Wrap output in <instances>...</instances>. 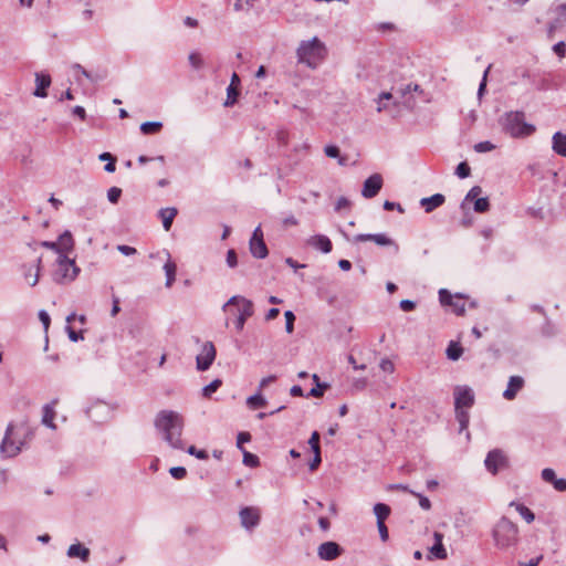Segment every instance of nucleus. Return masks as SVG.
I'll return each instance as SVG.
<instances>
[{"mask_svg":"<svg viewBox=\"0 0 566 566\" xmlns=\"http://www.w3.org/2000/svg\"><path fill=\"white\" fill-rule=\"evenodd\" d=\"M227 314L226 325H233L238 332L244 327L245 321L253 315V303L243 296H232L223 306Z\"/></svg>","mask_w":566,"mask_h":566,"instance_id":"nucleus-1","label":"nucleus"},{"mask_svg":"<svg viewBox=\"0 0 566 566\" xmlns=\"http://www.w3.org/2000/svg\"><path fill=\"white\" fill-rule=\"evenodd\" d=\"M182 424V418L171 410L160 411L155 420L156 428L164 432L166 441L174 448H182L180 439Z\"/></svg>","mask_w":566,"mask_h":566,"instance_id":"nucleus-2","label":"nucleus"},{"mask_svg":"<svg viewBox=\"0 0 566 566\" xmlns=\"http://www.w3.org/2000/svg\"><path fill=\"white\" fill-rule=\"evenodd\" d=\"M327 55L325 44L317 38L303 41L297 49L298 61L311 67H316Z\"/></svg>","mask_w":566,"mask_h":566,"instance_id":"nucleus-3","label":"nucleus"},{"mask_svg":"<svg viewBox=\"0 0 566 566\" xmlns=\"http://www.w3.org/2000/svg\"><path fill=\"white\" fill-rule=\"evenodd\" d=\"M495 545L500 548L513 546L518 541V527L507 517L503 516L493 530Z\"/></svg>","mask_w":566,"mask_h":566,"instance_id":"nucleus-4","label":"nucleus"},{"mask_svg":"<svg viewBox=\"0 0 566 566\" xmlns=\"http://www.w3.org/2000/svg\"><path fill=\"white\" fill-rule=\"evenodd\" d=\"M522 112H510L502 119L503 129L514 138L527 137L535 132V126L525 123Z\"/></svg>","mask_w":566,"mask_h":566,"instance_id":"nucleus-5","label":"nucleus"},{"mask_svg":"<svg viewBox=\"0 0 566 566\" xmlns=\"http://www.w3.org/2000/svg\"><path fill=\"white\" fill-rule=\"evenodd\" d=\"M22 259L23 263L19 268L21 275L28 285L35 286L40 279L42 255L29 249Z\"/></svg>","mask_w":566,"mask_h":566,"instance_id":"nucleus-6","label":"nucleus"},{"mask_svg":"<svg viewBox=\"0 0 566 566\" xmlns=\"http://www.w3.org/2000/svg\"><path fill=\"white\" fill-rule=\"evenodd\" d=\"M28 429L23 427L9 426L6 437L1 444V450L8 457H14L21 450L23 441L18 439L21 433H27Z\"/></svg>","mask_w":566,"mask_h":566,"instance_id":"nucleus-7","label":"nucleus"},{"mask_svg":"<svg viewBox=\"0 0 566 566\" xmlns=\"http://www.w3.org/2000/svg\"><path fill=\"white\" fill-rule=\"evenodd\" d=\"M80 269L76 266L75 261L69 259L66 255L59 256L57 268L54 273V279L59 283L72 282L78 275Z\"/></svg>","mask_w":566,"mask_h":566,"instance_id":"nucleus-8","label":"nucleus"},{"mask_svg":"<svg viewBox=\"0 0 566 566\" xmlns=\"http://www.w3.org/2000/svg\"><path fill=\"white\" fill-rule=\"evenodd\" d=\"M440 303L448 306L457 315H463L465 312V301L460 295H451L447 290L439 292Z\"/></svg>","mask_w":566,"mask_h":566,"instance_id":"nucleus-9","label":"nucleus"},{"mask_svg":"<svg viewBox=\"0 0 566 566\" xmlns=\"http://www.w3.org/2000/svg\"><path fill=\"white\" fill-rule=\"evenodd\" d=\"M250 251L253 254V256L258 259H264L269 253L265 242L263 240V232L260 227H258L252 234V238L250 240Z\"/></svg>","mask_w":566,"mask_h":566,"instance_id":"nucleus-10","label":"nucleus"},{"mask_svg":"<svg viewBox=\"0 0 566 566\" xmlns=\"http://www.w3.org/2000/svg\"><path fill=\"white\" fill-rule=\"evenodd\" d=\"M216 358L214 345L210 342L203 344L200 354L197 356V367L199 370H207Z\"/></svg>","mask_w":566,"mask_h":566,"instance_id":"nucleus-11","label":"nucleus"},{"mask_svg":"<svg viewBox=\"0 0 566 566\" xmlns=\"http://www.w3.org/2000/svg\"><path fill=\"white\" fill-rule=\"evenodd\" d=\"M482 188L479 186H474L468 192L465 200L472 201L474 205V210L479 213L486 212L490 209V202L486 197L481 198Z\"/></svg>","mask_w":566,"mask_h":566,"instance_id":"nucleus-12","label":"nucleus"},{"mask_svg":"<svg viewBox=\"0 0 566 566\" xmlns=\"http://www.w3.org/2000/svg\"><path fill=\"white\" fill-rule=\"evenodd\" d=\"M454 400L457 410L467 409L473 405L474 396L470 388L459 386L454 389Z\"/></svg>","mask_w":566,"mask_h":566,"instance_id":"nucleus-13","label":"nucleus"},{"mask_svg":"<svg viewBox=\"0 0 566 566\" xmlns=\"http://www.w3.org/2000/svg\"><path fill=\"white\" fill-rule=\"evenodd\" d=\"M506 464L507 459L501 450L490 451L485 459V465L488 470L493 474H495L499 470L505 468Z\"/></svg>","mask_w":566,"mask_h":566,"instance_id":"nucleus-14","label":"nucleus"},{"mask_svg":"<svg viewBox=\"0 0 566 566\" xmlns=\"http://www.w3.org/2000/svg\"><path fill=\"white\" fill-rule=\"evenodd\" d=\"M381 187V176L379 174H374L365 180L361 193L365 198L370 199L374 198L379 192Z\"/></svg>","mask_w":566,"mask_h":566,"instance_id":"nucleus-15","label":"nucleus"},{"mask_svg":"<svg viewBox=\"0 0 566 566\" xmlns=\"http://www.w3.org/2000/svg\"><path fill=\"white\" fill-rule=\"evenodd\" d=\"M354 241L355 242L373 241L377 245H380V247L394 245L396 248V250H398V245L396 244V242L392 239H390L388 235H386L385 233L358 234L354 238Z\"/></svg>","mask_w":566,"mask_h":566,"instance_id":"nucleus-16","label":"nucleus"},{"mask_svg":"<svg viewBox=\"0 0 566 566\" xmlns=\"http://www.w3.org/2000/svg\"><path fill=\"white\" fill-rule=\"evenodd\" d=\"M433 545L429 548L428 559H446L448 557L447 551L442 544L443 534L439 532L433 533Z\"/></svg>","mask_w":566,"mask_h":566,"instance_id":"nucleus-17","label":"nucleus"},{"mask_svg":"<svg viewBox=\"0 0 566 566\" xmlns=\"http://www.w3.org/2000/svg\"><path fill=\"white\" fill-rule=\"evenodd\" d=\"M340 547L335 542L323 543L318 547V556L325 560H333L340 555Z\"/></svg>","mask_w":566,"mask_h":566,"instance_id":"nucleus-18","label":"nucleus"},{"mask_svg":"<svg viewBox=\"0 0 566 566\" xmlns=\"http://www.w3.org/2000/svg\"><path fill=\"white\" fill-rule=\"evenodd\" d=\"M240 518L244 527H253L260 521V511L255 507H244L240 512Z\"/></svg>","mask_w":566,"mask_h":566,"instance_id":"nucleus-19","label":"nucleus"},{"mask_svg":"<svg viewBox=\"0 0 566 566\" xmlns=\"http://www.w3.org/2000/svg\"><path fill=\"white\" fill-rule=\"evenodd\" d=\"M524 387V379L521 376H512L509 380L507 388L503 392L506 400H513L517 392Z\"/></svg>","mask_w":566,"mask_h":566,"instance_id":"nucleus-20","label":"nucleus"},{"mask_svg":"<svg viewBox=\"0 0 566 566\" xmlns=\"http://www.w3.org/2000/svg\"><path fill=\"white\" fill-rule=\"evenodd\" d=\"M56 244H59L57 253L60 254V256H63V255L67 256V254L74 248V239H73L72 233L70 231H65L64 233H62L59 237Z\"/></svg>","mask_w":566,"mask_h":566,"instance_id":"nucleus-21","label":"nucleus"},{"mask_svg":"<svg viewBox=\"0 0 566 566\" xmlns=\"http://www.w3.org/2000/svg\"><path fill=\"white\" fill-rule=\"evenodd\" d=\"M239 86H240V78L237 73L232 74L231 83L227 91V99L224 102L226 106H232L239 96Z\"/></svg>","mask_w":566,"mask_h":566,"instance_id":"nucleus-22","label":"nucleus"},{"mask_svg":"<svg viewBox=\"0 0 566 566\" xmlns=\"http://www.w3.org/2000/svg\"><path fill=\"white\" fill-rule=\"evenodd\" d=\"M308 244L316 250H319L324 253H328L332 251V242L331 240L322 234L313 235L308 239Z\"/></svg>","mask_w":566,"mask_h":566,"instance_id":"nucleus-23","label":"nucleus"},{"mask_svg":"<svg viewBox=\"0 0 566 566\" xmlns=\"http://www.w3.org/2000/svg\"><path fill=\"white\" fill-rule=\"evenodd\" d=\"M444 196L440 193H436L431 197L423 198L420 201L421 207L424 209L426 212H431L436 208L442 206L444 203Z\"/></svg>","mask_w":566,"mask_h":566,"instance_id":"nucleus-24","label":"nucleus"},{"mask_svg":"<svg viewBox=\"0 0 566 566\" xmlns=\"http://www.w3.org/2000/svg\"><path fill=\"white\" fill-rule=\"evenodd\" d=\"M36 88L34 91V95L38 97H45L48 95L46 90L51 85L50 75L45 74H36Z\"/></svg>","mask_w":566,"mask_h":566,"instance_id":"nucleus-25","label":"nucleus"},{"mask_svg":"<svg viewBox=\"0 0 566 566\" xmlns=\"http://www.w3.org/2000/svg\"><path fill=\"white\" fill-rule=\"evenodd\" d=\"M178 210L176 208H165L159 211V218L163 221L164 229L169 231Z\"/></svg>","mask_w":566,"mask_h":566,"instance_id":"nucleus-26","label":"nucleus"},{"mask_svg":"<svg viewBox=\"0 0 566 566\" xmlns=\"http://www.w3.org/2000/svg\"><path fill=\"white\" fill-rule=\"evenodd\" d=\"M67 555L70 557H78L83 562H86L90 557V549L81 544H73L69 547Z\"/></svg>","mask_w":566,"mask_h":566,"instance_id":"nucleus-27","label":"nucleus"},{"mask_svg":"<svg viewBox=\"0 0 566 566\" xmlns=\"http://www.w3.org/2000/svg\"><path fill=\"white\" fill-rule=\"evenodd\" d=\"M553 149L560 156L566 157V135L556 133L553 136Z\"/></svg>","mask_w":566,"mask_h":566,"instance_id":"nucleus-28","label":"nucleus"},{"mask_svg":"<svg viewBox=\"0 0 566 566\" xmlns=\"http://www.w3.org/2000/svg\"><path fill=\"white\" fill-rule=\"evenodd\" d=\"M510 506L515 507L520 515L525 520L526 523H532L535 520L534 513L524 504L517 502H511Z\"/></svg>","mask_w":566,"mask_h":566,"instance_id":"nucleus-29","label":"nucleus"},{"mask_svg":"<svg viewBox=\"0 0 566 566\" xmlns=\"http://www.w3.org/2000/svg\"><path fill=\"white\" fill-rule=\"evenodd\" d=\"M164 270L167 276L166 286L170 287L176 280L177 265L170 259L164 265Z\"/></svg>","mask_w":566,"mask_h":566,"instance_id":"nucleus-30","label":"nucleus"},{"mask_svg":"<svg viewBox=\"0 0 566 566\" xmlns=\"http://www.w3.org/2000/svg\"><path fill=\"white\" fill-rule=\"evenodd\" d=\"M55 401L50 403V405H46L44 407V413H43V423L46 424L48 427L50 428H55L53 421H54V418H55V410H54V407H55Z\"/></svg>","mask_w":566,"mask_h":566,"instance_id":"nucleus-31","label":"nucleus"},{"mask_svg":"<svg viewBox=\"0 0 566 566\" xmlns=\"http://www.w3.org/2000/svg\"><path fill=\"white\" fill-rule=\"evenodd\" d=\"M374 512L377 517V523L385 522L390 515V507L387 504L378 503L374 506Z\"/></svg>","mask_w":566,"mask_h":566,"instance_id":"nucleus-32","label":"nucleus"},{"mask_svg":"<svg viewBox=\"0 0 566 566\" xmlns=\"http://www.w3.org/2000/svg\"><path fill=\"white\" fill-rule=\"evenodd\" d=\"M463 354L462 346L457 342H451L447 348V356L451 360H458Z\"/></svg>","mask_w":566,"mask_h":566,"instance_id":"nucleus-33","label":"nucleus"},{"mask_svg":"<svg viewBox=\"0 0 566 566\" xmlns=\"http://www.w3.org/2000/svg\"><path fill=\"white\" fill-rule=\"evenodd\" d=\"M161 127H163L161 123L147 122V123L142 124L140 130L145 135H151V134L158 133L161 129Z\"/></svg>","mask_w":566,"mask_h":566,"instance_id":"nucleus-34","label":"nucleus"},{"mask_svg":"<svg viewBox=\"0 0 566 566\" xmlns=\"http://www.w3.org/2000/svg\"><path fill=\"white\" fill-rule=\"evenodd\" d=\"M247 402L251 409L263 408L266 405L265 399L261 395L249 397Z\"/></svg>","mask_w":566,"mask_h":566,"instance_id":"nucleus-35","label":"nucleus"},{"mask_svg":"<svg viewBox=\"0 0 566 566\" xmlns=\"http://www.w3.org/2000/svg\"><path fill=\"white\" fill-rule=\"evenodd\" d=\"M243 463L247 467L256 468L260 464V460L255 454L243 450Z\"/></svg>","mask_w":566,"mask_h":566,"instance_id":"nucleus-36","label":"nucleus"},{"mask_svg":"<svg viewBox=\"0 0 566 566\" xmlns=\"http://www.w3.org/2000/svg\"><path fill=\"white\" fill-rule=\"evenodd\" d=\"M101 160H108V164L105 165V170L108 172H114L116 169V158L112 156L109 153H104L99 156Z\"/></svg>","mask_w":566,"mask_h":566,"instance_id":"nucleus-37","label":"nucleus"},{"mask_svg":"<svg viewBox=\"0 0 566 566\" xmlns=\"http://www.w3.org/2000/svg\"><path fill=\"white\" fill-rule=\"evenodd\" d=\"M188 59L193 69H200L203 65V60L199 52H191Z\"/></svg>","mask_w":566,"mask_h":566,"instance_id":"nucleus-38","label":"nucleus"},{"mask_svg":"<svg viewBox=\"0 0 566 566\" xmlns=\"http://www.w3.org/2000/svg\"><path fill=\"white\" fill-rule=\"evenodd\" d=\"M313 379L314 381L316 382V387H314L311 391H310V396H313V397H322L323 394H324V390L326 388V385H321L318 384V376L317 375H313Z\"/></svg>","mask_w":566,"mask_h":566,"instance_id":"nucleus-39","label":"nucleus"},{"mask_svg":"<svg viewBox=\"0 0 566 566\" xmlns=\"http://www.w3.org/2000/svg\"><path fill=\"white\" fill-rule=\"evenodd\" d=\"M221 386V380L216 379L212 382H210L208 386L203 388V396L210 397L213 392L218 390V388Z\"/></svg>","mask_w":566,"mask_h":566,"instance_id":"nucleus-40","label":"nucleus"},{"mask_svg":"<svg viewBox=\"0 0 566 566\" xmlns=\"http://www.w3.org/2000/svg\"><path fill=\"white\" fill-rule=\"evenodd\" d=\"M308 444L311 447V449L313 450V452H321V447H319V433L317 431H314L308 440Z\"/></svg>","mask_w":566,"mask_h":566,"instance_id":"nucleus-41","label":"nucleus"},{"mask_svg":"<svg viewBox=\"0 0 566 566\" xmlns=\"http://www.w3.org/2000/svg\"><path fill=\"white\" fill-rule=\"evenodd\" d=\"M284 316H285V321H286V325H285L286 332L289 334H291L294 331L295 315L291 311H286L284 313Z\"/></svg>","mask_w":566,"mask_h":566,"instance_id":"nucleus-42","label":"nucleus"},{"mask_svg":"<svg viewBox=\"0 0 566 566\" xmlns=\"http://www.w3.org/2000/svg\"><path fill=\"white\" fill-rule=\"evenodd\" d=\"M455 172L460 178H467L470 176L471 169L469 165L463 161L458 165Z\"/></svg>","mask_w":566,"mask_h":566,"instance_id":"nucleus-43","label":"nucleus"},{"mask_svg":"<svg viewBox=\"0 0 566 566\" xmlns=\"http://www.w3.org/2000/svg\"><path fill=\"white\" fill-rule=\"evenodd\" d=\"M250 440H251V434H250L249 432H245V431L240 432V433L238 434V439H237V446H238V448H239L240 450H242V451H243V450H244V449H243V444H244L245 442H249Z\"/></svg>","mask_w":566,"mask_h":566,"instance_id":"nucleus-44","label":"nucleus"},{"mask_svg":"<svg viewBox=\"0 0 566 566\" xmlns=\"http://www.w3.org/2000/svg\"><path fill=\"white\" fill-rule=\"evenodd\" d=\"M120 195L122 190L117 187H112L107 192L108 200L113 203H116L118 201Z\"/></svg>","mask_w":566,"mask_h":566,"instance_id":"nucleus-45","label":"nucleus"},{"mask_svg":"<svg viewBox=\"0 0 566 566\" xmlns=\"http://www.w3.org/2000/svg\"><path fill=\"white\" fill-rule=\"evenodd\" d=\"M475 151L485 153L494 149V145L490 142H482L474 146Z\"/></svg>","mask_w":566,"mask_h":566,"instance_id":"nucleus-46","label":"nucleus"},{"mask_svg":"<svg viewBox=\"0 0 566 566\" xmlns=\"http://www.w3.org/2000/svg\"><path fill=\"white\" fill-rule=\"evenodd\" d=\"M188 453L195 455L198 459L206 460L208 459V453L205 450H197L196 447L190 446L188 448Z\"/></svg>","mask_w":566,"mask_h":566,"instance_id":"nucleus-47","label":"nucleus"},{"mask_svg":"<svg viewBox=\"0 0 566 566\" xmlns=\"http://www.w3.org/2000/svg\"><path fill=\"white\" fill-rule=\"evenodd\" d=\"M170 474L177 479V480H181L186 476L187 474V471L185 468L182 467H175V468H171L170 469Z\"/></svg>","mask_w":566,"mask_h":566,"instance_id":"nucleus-48","label":"nucleus"},{"mask_svg":"<svg viewBox=\"0 0 566 566\" xmlns=\"http://www.w3.org/2000/svg\"><path fill=\"white\" fill-rule=\"evenodd\" d=\"M542 478L544 481L549 483H554V481L556 480L555 472L552 469H544L542 472Z\"/></svg>","mask_w":566,"mask_h":566,"instance_id":"nucleus-49","label":"nucleus"},{"mask_svg":"<svg viewBox=\"0 0 566 566\" xmlns=\"http://www.w3.org/2000/svg\"><path fill=\"white\" fill-rule=\"evenodd\" d=\"M227 263L230 268H234L238 264V258L234 250H229L227 253Z\"/></svg>","mask_w":566,"mask_h":566,"instance_id":"nucleus-50","label":"nucleus"},{"mask_svg":"<svg viewBox=\"0 0 566 566\" xmlns=\"http://www.w3.org/2000/svg\"><path fill=\"white\" fill-rule=\"evenodd\" d=\"M39 319L43 324L44 329L48 331L51 324V318L49 314L45 311H40Z\"/></svg>","mask_w":566,"mask_h":566,"instance_id":"nucleus-51","label":"nucleus"},{"mask_svg":"<svg viewBox=\"0 0 566 566\" xmlns=\"http://www.w3.org/2000/svg\"><path fill=\"white\" fill-rule=\"evenodd\" d=\"M553 50L560 59H563L566 54V45L564 42L556 43Z\"/></svg>","mask_w":566,"mask_h":566,"instance_id":"nucleus-52","label":"nucleus"},{"mask_svg":"<svg viewBox=\"0 0 566 566\" xmlns=\"http://www.w3.org/2000/svg\"><path fill=\"white\" fill-rule=\"evenodd\" d=\"M325 155L331 158H336L339 156V149L336 146H326Z\"/></svg>","mask_w":566,"mask_h":566,"instance_id":"nucleus-53","label":"nucleus"},{"mask_svg":"<svg viewBox=\"0 0 566 566\" xmlns=\"http://www.w3.org/2000/svg\"><path fill=\"white\" fill-rule=\"evenodd\" d=\"M377 527L380 534L381 539L385 542L388 539V528L385 522L377 523Z\"/></svg>","mask_w":566,"mask_h":566,"instance_id":"nucleus-54","label":"nucleus"},{"mask_svg":"<svg viewBox=\"0 0 566 566\" xmlns=\"http://www.w3.org/2000/svg\"><path fill=\"white\" fill-rule=\"evenodd\" d=\"M457 417L462 426L464 428L468 422V413L463 409L457 410Z\"/></svg>","mask_w":566,"mask_h":566,"instance_id":"nucleus-55","label":"nucleus"},{"mask_svg":"<svg viewBox=\"0 0 566 566\" xmlns=\"http://www.w3.org/2000/svg\"><path fill=\"white\" fill-rule=\"evenodd\" d=\"M392 95L390 93H382L380 96H379V99H378V107H377V111L378 112H381L382 109L386 108V106L382 104V101L384 99H391Z\"/></svg>","mask_w":566,"mask_h":566,"instance_id":"nucleus-56","label":"nucleus"},{"mask_svg":"<svg viewBox=\"0 0 566 566\" xmlns=\"http://www.w3.org/2000/svg\"><path fill=\"white\" fill-rule=\"evenodd\" d=\"M415 303L409 300H403L400 302V308L405 312H410L415 308Z\"/></svg>","mask_w":566,"mask_h":566,"instance_id":"nucleus-57","label":"nucleus"},{"mask_svg":"<svg viewBox=\"0 0 566 566\" xmlns=\"http://www.w3.org/2000/svg\"><path fill=\"white\" fill-rule=\"evenodd\" d=\"M380 368L385 371V373H392L394 369H395V366L392 364V361L388 360V359H385L381 361L380 364Z\"/></svg>","mask_w":566,"mask_h":566,"instance_id":"nucleus-58","label":"nucleus"},{"mask_svg":"<svg viewBox=\"0 0 566 566\" xmlns=\"http://www.w3.org/2000/svg\"><path fill=\"white\" fill-rule=\"evenodd\" d=\"M413 494L419 497V504L423 510H429L431 507V503L428 497L416 493Z\"/></svg>","mask_w":566,"mask_h":566,"instance_id":"nucleus-59","label":"nucleus"},{"mask_svg":"<svg viewBox=\"0 0 566 566\" xmlns=\"http://www.w3.org/2000/svg\"><path fill=\"white\" fill-rule=\"evenodd\" d=\"M321 452H315L314 453V459L313 461L310 463V469L312 471L316 470L318 468V465L321 464Z\"/></svg>","mask_w":566,"mask_h":566,"instance_id":"nucleus-60","label":"nucleus"},{"mask_svg":"<svg viewBox=\"0 0 566 566\" xmlns=\"http://www.w3.org/2000/svg\"><path fill=\"white\" fill-rule=\"evenodd\" d=\"M117 249L125 255H133L136 253V249L129 245H118Z\"/></svg>","mask_w":566,"mask_h":566,"instance_id":"nucleus-61","label":"nucleus"},{"mask_svg":"<svg viewBox=\"0 0 566 566\" xmlns=\"http://www.w3.org/2000/svg\"><path fill=\"white\" fill-rule=\"evenodd\" d=\"M553 484L557 491H560V492L566 491V480L556 479Z\"/></svg>","mask_w":566,"mask_h":566,"instance_id":"nucleus-62","label":"nucleus"},{"mask_svg":"<svg viewBox=\"0 0 566 566\" xmlns=\"http://www.w3.org/2000/svg\"><path fill=\"white\" fill-rule=\"evenodd\" d=\"M40 245L43 247V248L53 250V251H55L57 253L59 244H56V241L55 242L42 241V242H40Z\"/></svg>","mask_w":566,"mask_h":566,"instance_id":"nucleus-63","label":"nucleus"},{"mask_svg":"<svg viewBox=\"0 0 566 566\" xmlns=\"http://www.w3.org/2000/svg\"><path fill=\"white\" fill-rule=\"evenodd\" d=\"M543 556H538L534 559H531L530 562L527 563H521V566H537L539 564V562L542 560Z\"/></svg>","mask_w":566,"mask_h":566,"instance_id":"nucleus-64","label":"nucleus"}]
</instances>
